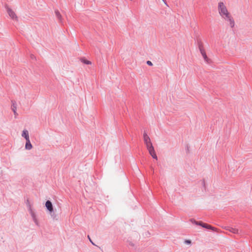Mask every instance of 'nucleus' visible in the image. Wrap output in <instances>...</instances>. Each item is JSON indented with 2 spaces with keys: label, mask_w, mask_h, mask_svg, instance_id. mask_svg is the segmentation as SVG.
<instances>
[{
  "label": "nucleus",
  "mask_w": 252,
  "mask_h": 252,
  "mask_svg": "<svg viewBox=\"0 0 252 252\" xmlns=\"http://www.w3.org/2000/svg\"><path fill=\"white\" fill-rule=\"evenodd\" d=\"M218 11L221 17L229 12L224 3L222 2H220L218 3Z\"/></svg>",
  "instance_id": "nucleus-2"
},
{
  "label": "nucleus",
  "mask_w": 252,
  "mask_h": 252,
  "mask_svg": "<svg viewBox=\"0 0 252 252\" xmlns=\"http://www.w3.org/2000/svg\"><path fill=\"white\" fill-rule=\"evenodd\" d=\"M210 229L213 230V231H216L217 229L215 227H213L212 226V228H210Z\"/></svg>",
  "instance_id": "nucleus-19"
},
{
  "label": "nucleus",
  "mask_w": 252,
  "mask_h": 252,
  "mask_svg": "<svg viewBox=\"0 0 252 252\" xmlns=\"http://www.w3.org/2000/svg\"><path fill=\"white\" fill-rule=\"evenodd\" d=\"M32 146L30 140H28L26 141V145H25V149L28 150H30L32 149Z\"/></svg>",
  "instance_id": "nucleus-10"
},
{
  "label": "nucleus",
  "mask_w": 252,
  "mask_h": 252,
  "mask_svg": "<svg viewBox=\"0 0 252 252\" xmlns=\"http://www.w3.org/2000/svg\"><path fill=\"white\" fill-rule=\"evenodd\" d=\"M162 1L163 2V4L161 5V7L163 8V11H166L168 7V5L165 0H162Z\"/></svg>",
  "instance_id": "nucleus-11"
},
{
  "label": "nucleus",
  "mask_w": 252,
  "mask_h": 252,
  "mask_svg": "<svg viewBox=\"0 0 252 252\" xmlns=\"http://www.w3.org/2000/svg\"><path fill=\"white\" fill-rule=\"evenodd\" d=\"M143 138H144V143L146 145V147L151 146V145H152V143L151 141L150 138L148 136L147 133H146L145 132L143 134Z\"/></svg>",
  "instance_id": "nucleus-4"
},
{
  "label": "nucleus",
  "mask_w": 252,
  "mask_h": 252,
  "mask_svg": "<svg viewBox=\"0 0 252 252\" xmlns=\"http://www.w3.org/2000/svg\"><path fill=\"white\" fill-rule=\"evenodd\" d=\"M224 228L233 233H234V234H237V233H238V232H239V230L238 229H237L236 228H233V227H231L230 226H226V227H224Z\"/></svg>",
  "instance_id": "nucleus-7"
},
{
  "label": "nucleus",
  "mask_w": 252,
  "mask_h": 252,
  "mask_svg": "<svg viewBox=\"0 0 252 252\" xmlns=\"http://www.w3.org/2000/svg\"><path fill=\"white\" fill-rule=\"evenodd\" d=\"M22 136L26 139V141L30 139L29 132L27 130L24 129L23 131Z\"/></svg>",
  "instance_id": "nucleus-9"
},
{
  "label": "nucleus",
  "mask_w": 252,
  "mask_h": 252,
  "mask_svg": "<svg viewBox=\"0 0 252 252\" xmlns=\"http://www.w3.org/2000/svg\"><path fill=\"white\" fill-rule=\"evenodd\" d=\"M203 225V227H204V228H207V229L212 228V226L211 225H210L204 223Z\"/></svg>",
  "instance_id": "nucleus-14"
},
{
  "label": "nucleus",
  "mask_w": 252,
  "mask_h": 252,
  "mask_svg": "<svg viewBox=\"0 0 252 252\" xmlns=\"http://www.w3.org/2000/svg\"><path fill=\"white\" fill-rule=\"evenodd\" d=\"M81 62L86 64H91L92 63L90 61H88L86 59H82Z\"/></svg>",
  "instance_id": "nucleus-12"
},
{
  "label": "nucleus",
  "mask_w": 252,
  "mask_h": 252,
  "mask_svg": "<svg viewBox=\"0 0 252 252\" xmlns=\"http://www.w3.org/2000/svg\"><path fill=\"white\" fill-rule=\"evenodd\" d=\"M190 221H191V222H192V223H193L194 224H195V222H197L196 221H195L194 220H191Z\"/></svg>",
  "instance_id": "nucleus-20"
},
{
  "label": "nucleus",
  "mask_w": 252,
  "mask_h": 252,
  "mask_svg": "<svg viewBox=\"0 0 252 252\" xmlns=\"http://www.w3.org/2000/svg\"><path fill=\"white\" fill-rule=\"evenodd\" d=\"M88 238H89L90 241L92 243V244L93 245H94L95 244L93 242V241H92V240L91 239V238L89 235L88 236Z\"/></svg>",
  "instance_id": "nucleus-17"
},
{
  "label": "nucleus",
  "mask_w": 252,
  "mask_h": 252,
  "mask_svg": "<svg viewBox=\"0 0 252 252\" xmlns=\"http://www.w3.org/2000/svg\"><path fill=\"white\" fill-rule=\"evenodd\" d=\"M147 64L148 65H150V66H152L153 65V63H152L150 61H148L147 62Z\"/></svg>",
  "instance_id": "nucleus-16"
},
{
  "label": "nucleus",
  "mask_w": 252,
  "mask_h": 252,
  "mask_svg": "<svg viewBox=\"0 0 252 252\" xmlns=\"http://www.w3.org/2000/svg\"><path fill=\"white\" fill-rule=\"evenodd\" d=\"M7 11L9 15V16L13 19L15 20H17V17L15 14V13L10 8H7Z\"/></svg>",
  "instance_id": "nucleus-5"
},
{
  "label": "nucleus",
  "mask_w": 252,
  "mask_h": 252,
  "mask_svg": "<svg viewBox=\"0 0 252 252\" xmlns=\"http://www.w3.org/2000/svg\"><path fill=\"white\" fill-rule=\"evenodd\" d=\"M14 113L15 114H16V111L14 110Z\"/></svg>",
  "instance_id": "nucleus-21"
},
{
  "label": "nucleus",
  "mask_w": 252,
  "mask_h": 252,
  "mask_svg": "<svg viewBox=\"0 0 252 252\" xmlns=\"http://www.w3.org/2000/svg\"><path fill=\"white\" fill-rule=\"evenodd\" d=\"M45 206L47 210L50 212L52 213L53 211V207L51 202L49 200H48L46 202Z\"/></svg>",
  "instance_id": "nucleus-6"
},
{
  "label": "nucleus",
  "mask_w": 252,
  "mask_h": 252,
  "mask_svg": "<svg viewBox=\"0 0 252 252\" xmlns=\"http://www.w3.org/2000/svg\"><path fill=\"white\" fill-rule=\"evenodd\" d=\"M221 17L228 23L230 27L233 28L234 27V20L229 12L223 15V16H221Z\"/></svg>",
  "instance_id": "nucleus-1"
},
{
  "label": "nucleus",
  "mask_w": 252,
  "mask_h": 252,
  "mask_svg": "<svg viewBox=\"0 0 252 252\" xmlns=\"http://www.w3.org/2000/svg\"><path fill=\"white\" fill-rule=\"evenodd\" d=\"M55 14H56V15L57 16V17L59 19H61L62 18V15H61V14H60V13L59 12V11H56L55 12Z\"/></svg>",
  "instance_id": "nucleus-13"
},
{
  "label": "nucleus",
  "mask_w": 252,
  "mask_h": 252,
  "mask_svg": "<svg viewBox=\"0 0 252 252\" xmlns=\"http://www.w3.org/2000/svg\"><path fill=\"white\" fill-rule=\"evenodd\" d=\"M204 223H202V222H195V224L196 225H200L201 226H203V225Z\"/></svg>",
  "instance_id": "nucleus-15"
},
{
  "label": "nucleus",
  "mask_w": 252,
  "mask_h": 252,
  "mask_svg": "<svg viewBox=\"0 0 252 252\" xmlns=\"http://www.w3.org/2000/svg\"><path fill=\"white\" fill-rule=\"evenodd\" d=\"M185 243L188 244H190L191 242L190 240H186Z\"/></svg>",
  "instance_id": "nucleus-18"
},
{
  "label": "nucleus",
  "mask_w": 252,
  "mask_h": 252,
  "mask_svg": "<svg viewBox=\"0 0 252 252\" xmlns=\"http://www.w3.org/2000/svg\"><path fill=\"white\" fill-rule=\"evenodd\" d=\"M147 150L148 151V152L149 154L151 156V157L154 158V159H157V156L156 152L152 145H151V146H149L146 147Z\"/></svg>",
  "instance_id": "nucleus-3"
},
{
  "label": "nucleus",
  "mask_w": 252,
  "mask_h": 252,
  "mask_svg": "<svg viewBox=\"0 0 252 252\" xmlns=\"http://www.w3.org/2000/svg\"><path fill=\"white\" fill-rule=\"evenodd\" d=\"M200 52H201V54L204 60V61L207 62V63H209V58H208L206 53H205V51H204V50L203 49H200Z\"/></svg>",
  "instance_id": "nucleus-8"
}]
</instances>
